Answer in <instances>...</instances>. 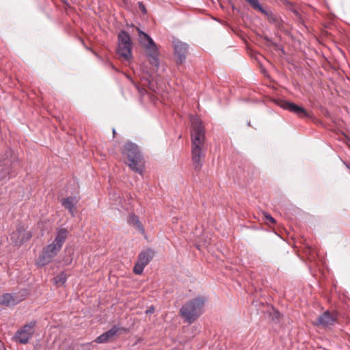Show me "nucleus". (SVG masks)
I'll use <instances>...</instances> for the list:
<instances>
[{
	"instance_id": "nucleus-4",
	"label": "nucleus",
	"mask_w": 350,
	"mask_h": 350,
	"mask_svg": "<svg viewBox=\"0 0 350 350\" xmlns=\"http://www.w3.org/2000/svg\"><path fill=\"white\" fill-rule=\"evenodd\" d=\"M205 301L202 297L189 300L181 307L180 316L189 323L194 322L202 314Z\"/></svg>"
},
{
	"instance_id": "nucleus-13",
	"label": "nucleus",
	"mask_w": 350,
	"mask_h": 350,
	"mask_svg": "<svg viewBox=\"0 0 350 350\" xmlns=\"http://www.w3.org/2000/svg\"><path fill=\"white\" fill-rule=\"evenodd\" d=\"M21 299H18L17 296L13 295L10 293H5L0 296V304L5 306H12L20 301H21Z\"/></svg>"
},
{
	"instance_id": "nucleus-15",
	"label": "nucleus",
	"mask_w": 350,
	"mask_h": 350,
	"mask_svg": "<svg viewBox=\"0 0 350 350\" xmlns=\"http://www.w3.org/2000/svg\"><path fill=\"white\" fill-rule=\"evenodd\" d=\"M12 162L8 159L0 161V179L5 178L10 173V165Z\"/></svg>"
},
{
	"instance_id": "nucleus-1",
	"label": "nucleus",
	"mask_w": 350,
	"mask_h": 350,
	"mask_svg": "<svg viewBox=\"0 0 350 350\" xmlns=\"http://www.w3.org/2000/svg\"><path fill=\"white\" fill-rule=\"evenodd\" d=\"M191 159L194 170L200 171L205 158L206 149L205 147L204 129L198 118L191 120Z\"/></svg>"
},
{
	"instance_id": "nucleus-26",
	"label": "nucleus",
	"mask_w": 350,
	"mask_h": 350,
	"mask_svg": "<svg viewBox=\"0 0 350 350\" xmlns=\"http://www.w3.org/2000/svg\"><path fill=\"white\" fill-rule=\"evenodd\" d=\"M347 167L350 170V164L347 165Z\"/></svg>"
},
{
	"instance_id": "nucleus-16",
	"label": "nucleus",
	"mask_w": 350,
	"mask_h": 350,
	"mask_svg": "<svg viewBox=\"0 0 350 350\" xmlns=\"http://www.w3.org/2000/svg\"><path fill=\"white\" fill-rule=\"evenodd\" d=\"M258 8H256V7H252V8L254 10H258L259 12H260L262 14H265V16H267V20L269 23H273V24H277L278 23V19L277 18V16L273 14L271 11H267L266 10H265L260 5V3H259V1L258 2Z\"/></svg>"
},
{
	"instance_id": "nucleus-3",
	"label": "nucleus",
	"mask_w": 350,
	"mask_h": 350,
	"mask_svg": "<svg viewBox=\"0 0 350 350\" xmlns=\"http://www.w3.org/2000/svg\"><path fill=\"white\" fill-rule=\"evenodd\" d=\"M122 154L126 156V163L129 168L139 174H142L144 161L139 147L134 143L127 142L124 147Z\"/></svg>"
},
{
	"instance_id": "nucleus-9",
	"label": "nucleus",
	"mask_w": 350,
	"mask_h": 350,
	"mask_svg": "<svg viewBox=\"0 0 350 350\" xmlns=\"http://www.w3.org/2000/svg\"><path fill=\"white\" fill-rule=\"evenodd\" d=\"M338 313L332 310H327L321 314L317 319L316 325L326 327L329 325H333L337 321Z\"/></svg>"
},
{
	"instance_id": "nucleus-8",
	"label": "nucleus",
	"mask_w": 350,
	"mask_h": 350,
	"mask_svg": "<svg viewBox=\"0 0 350 350\" xmlns=\"http://www.w3.org/2000/svg\"><path fill=\"white\" fill-rule=\"evenodd\" d=\"M32 237L30 231L27 230L23 226H18L16 230L10 235L12 243L14 245L20 246L29 241Z\"/></svg>"
},
{
	"instance_id": "nucleus-6",
	"label": "nucleus",
	"mask_w": 350,
	"mask_h": 350,
	"mask_svg": "<svg viewBox=\"0 0 350 350\" xmlns=\"http://www.w3.org/2000/svg\"><path fill=\"white\" fill-rule=\"evenodd\" d=\"M133 43L131 36L126 31H121L118 34V54L126 60L132 57Z\"/></svg>"
},
{
	"instance_id": "nucleus-17",
	"label": "nucleus",
	"mask_w": 350,
	"mask_h": 350,
	"mask_svg": "<svg viewBox=\"0 0 350 350\" xmlns=\"http://www.w3.org/2000/svg\"><path fill=\"white\" fill-rule=\"evenodd\" d=\"M76 203L77 201L73 197H68L63 199L62 201V206H64L72 216H74V208Z\"/></svg>"
},
{
	"instance_id": "nucleus-22",
	"label": "nucleus",
	"mask_w": 350,
	"mask_h": 350,
	"mask_svg": "<svg viewBox=\"0 0 350 350\" xmlns=\"http://www.w3.org/2000/svg\"><path fill=\"white\" fill-rule=\"evenodd\" d=\"M138 5H139V8L141 10V12L144 14H147V10H146V6L144 5V4L142 2H138Z\"/></svg>"
},
{
	"instance_id": "nucleus-11",
	"label": "nucleus",
	"mask_w": 350,
	"mask_h": 350,
	"mask_svg": "<svg viewBox=\"0 0 350 350\" xmlns=\"http://www.w3.org/2000/svg\"><path fill=\"white\" fill-rule=\"evenodd\" d=\"M277 103L280 107L295 113L300 118L308 116L307 111L303 107L293 103L285 100H279Z\"/></svg>"
},
{
	"instance_id": "nucleus-10",
	"label": "nucleus",
	"mask_w": 350,
	"mask_h": 350,
	"mask_svg": "<svg viewBox=\"0 0 350 350\" xmlns=\"http://www.w3.org/2000/svg\"><path fill=\"white\" fill-rule=\"evenodd\" d=\"M174 54L176 56V63L183 64L188 53V45L178 40L173 41Z\"/></svg>"
},
{
	"instance_id": "nucleus-18",
	"label": "nucleus",
	"mask_w": 350,
	"mask_h": 350,
	"mask_svg": "<svg viewBox=\"0 0 350 350\" xmlns=\"http://www.w3.org/2000/svg\"><path fill=\"white\" fill-rule=\"evenodd\" d=\"M128 222L129 224L135 226V228L137 230H139L142 232L144 231L143 226L142 225L138 217L135 215H134V214L130 215L129 217Z\"/></svg>"
},
{
	"instance_id": "nucleus-27",
	"label": "nucleus",
	"mask_w": 350,
	"mask_h": 350,
	"mask_svg": "<svg viewBox=\"0 0 350 350\" xmlns=\"http://www.w3.org/2000/svg\"><path fill=\"white\" fill-rule=\"evenodd\" d=\"M113 136H115V134H116V131L115 129L113 130Z\"/></svg>"
},
{
	"instance_id": "nucleus-24",
	"label": "nucleus",
	"mask_w": 350,
	"mask_h": 350,
	"mask_svg": "<svg viewBox=\"0 0 350 350\" xmlns=\"http://www.w3.org/2000/svg\"><path fill=\"white\" fill-rule=\"evenodd\" d=\"M154 312V308L153 306L150 307L146 311V313H153Z\"/></svg>"
},
{
	"instance_id": "nucleus-19",
	"label": "nucleus",
	"mask_w": 350,
	"mask_h": 350,
	"mask_svg": "<svg viewBox=\"0 0 350 350\" xmlns=\"http://www.w3.org/2000/svg\"><path fill=\"white\" fill-rule=\"evenodd\" d=\"M67 280V274L64 272H62L56 277L54 278V282L57 285H63L65 284Z\"/></svg>"
},
{
	"instance_id": "nucleus-12",
	"label": "nucleus",
	"mask_w": 350,
	"mask_h": 350,
	"mask_svg": "<svg viewBox=\"0 0 350 350\" xmlns=\"http://www.w3.org/2000/svg\"><path fill=\"white\" fill-rule=\"evenodd\" d=\"M124 330V329L123 327L114 325L111 329L98 336L94 341L96 343H106L111 341L114 336H117L120 332Z\"/></svg>"
},
{
	"instance_id": "nucleus-2",
	"label": "nucleus",
	"mask_w": 350,
	"mask_h": 350,
	"mask_svg": "<svg viewBox=\"0 0 350 350\" xmlns=\"http://www.w3.org/2000/svg\"><path fill=\"white\" fill-rule=\"evenodd\" d=\"M67 233L68 231L65 228H61L57 231L54 241L43 248L37 262L38 265L44 266L51 262L61 250L66 239Z\"/></svg>"
},
{
	"instance_id": "nucleus-7",
	"label": "nucleus",
	"mask_w": 350,
	"mask_h": 350,
	"mask_svg": "<svg viewBox=\"0 0 350 350\" xmlns=\"http://www.w3.org/2000/svg\"><path fill=\"white\" fill-rule=\"evenodd\" d=\"M35 325L36 322L32 321L25 325L21 329L18 330L14 337L16 341L21 344H27L34 334Z\"/></svg>"
},
{
	"instance_id": "nucleus-20",
	"label": "nucleus",
	"mask_w": 350,
	"mask_h": 350,
	"mask_svg": "<svg viewBox=\"0 0 350 350\" xmlns=\"http://www.w3.org/2000/svg\"><path fill=\"white\" fill-rule=\"evenodd\" d=\"M145 267V265H142L139 262L137 261L133 268V272L135 274L140 275L143 272Z\"/></svg>"
},
{
	"instance_id": "nucleus-23",
	"label": "nucleus",
	"mask_w": 350,
	"mask_h": 350,
	"mask_svg": "<svg viewBox=\"0 0 350 350\" xmlns=\"http://www.w3.org/2000/svg\"><path fill=\"white\" fill-rule=\"evenodd\" d=\"M264 215H265V217L267 221H269V222H271L272 224L275 223V219L272 216H271L269 214L265 213Z\"/></svg>"
},
{
	"instance_id": "nucleus-21",
	"label": "nucleus",
	"mask_w": 350,
	"mask_h": 350,
	"mask_svg": "<svg viewBox=\"0 0 350 350\" xmlns=\"http://www.w3.org/2000/svg\"><path fill=\"white\" fill-rule=\"evenodd\" d=\"M247 3L252 8V7H256L258 8V0H245Z\"/></svg>"
},
{
	"instance_id": "nucleus-14",
	"label": "nucleus",
	"mask_w": 350,
	"mask_h": 350,
	"mask_svg": "<svg viewBox=\"0 0 350 350\" xmlns=\"http://www.w3.org/2000/svg\"><path fill=\"white\" fill-rule=\"evenodd\" d=\"M153 256L154 252L150 249H148L145 251H142L139 254L137 261L139 262L142 265L146 266L152 259Z\"/></svg>"
},
{
	"instance_id": "nucleus-25",
	"label": "nucleus",
	"mask_w": 350,
	"mask_h": 350,
	"mask_svg": "<svg viewBox=\"0 0 350 350\" xmlns=\"http://www.w3.org/2000/svg\"><path fill=\"white\" fill-rule=\"evenodd\" d=\"M132 83L135 85V86L136 87V88L137 89V90H138L140 93H142V91H145V90H144V89H141V88H139V86L137 84L135 83L133 81H132Z\"/></svg>"
},
{
	"instance_id": "nucleus-5",
	"label": "nucleus",
	"mask_w": 350,
	"mask_h": 350,
	"mask_svg": "<svg viewBox=\"0 0 350 350\" xmlns=\"http://www.w3.org/2000/svg\"><path fill=\"white\" fill-rule=\"evenodd\" d=\"M138 33L139 42L144 46L149 57L150 64L156 67H159V51L157 46L153 40L139 28L136 27Z\"/></svg>"
}]
</instances>
